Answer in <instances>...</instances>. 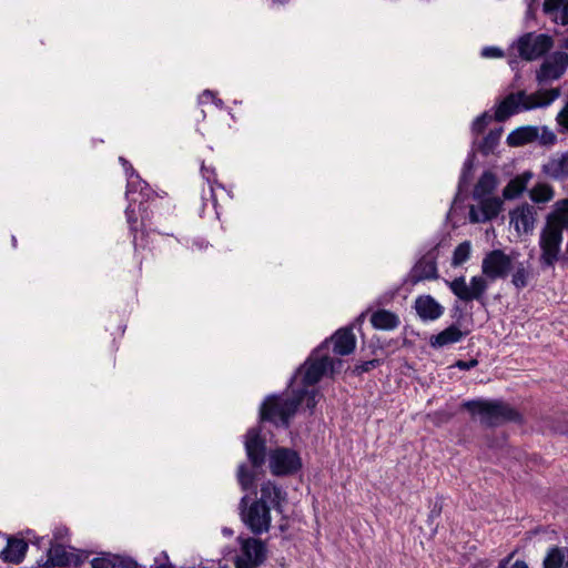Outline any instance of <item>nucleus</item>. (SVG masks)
<instances>
[{
  "mask_svg": "<svg viewBox=\"0 0 568 568\" xmlns=\"http://www.w3.org/2000/svg\"><path fill=\"white\" fill-rule=\"evenodd\" d=\"M513 260L503 250L496 248L488 252L481 262L483 275L473 276L467 285L464 276L448 282L454 295L464 302L480 301L488 288V281L506 278L511 270Z\"/></svg>",
  "mask_w": 568,
  "mask_h": 568,
  "instance_id": "f257e3e1",
  "label": "nucleus"
},
{
  "mask_svg": "<svg viewBox=\"0 0 568 568\" xmlns=\"http://www.w3.org/2000/svg\"><path fill=\"white\" fill-rule=\"evenodd\" d=\"M559 97V88H552L532 94H527L525 91L510 93L498 104L495 112V119L498 122H504L519 111L547 106Z\"/></svg>",
  "mask_w": 568,
  "mask_h": 568,
  "instance_id": "f03ea898",
  "label": "nucleus"
},
{
  "mask_svg": "<svg viewBox=\"0 0 568 568\" xmlns=\"http://www.w3.org/2000/svg\"><path fill=\"white\" fill-rule=\"evenodd\" d=\"M300 398H292L287 395H268L260 407V419L262 423H271L275 427L287 428L291 418L300 407Z\"/></svg>",
  "mask_w": 568,
  "mask_h": 568,
  "instance_id": "7ed1b4c3",
  "label": "nucleus"
},
{
  "mask_svg": "<svg viewBox=\"0 0 568 568\" xmlns=\"http://www.w3.org/2000/svg\"><path fill=\"white\" fill-rule=\"evenodd\" d=\"M464 407L473 414H478L481 422L488 426L520 420V414L503 400H469L464 403Z\"/></svg>",
  "mask_w": 568,
  "mask_h": 568,
  "instance_id": "20e7f679",
  "label": "nucleus"
},
{
  "mask_svg": "<svg viewBox=\"0 0 568 568\" xmlns=\"http://www.w3.org/2000/svg\"><path fill=\"white\" fill-rule=\"evenodd\" d=\"M342 364L343 362L341 359L329 357L324 352H317L316 348L298 368L297 374H303V386L310 387L317 384L327 372L334 374Z\"/></svg>",
  "mask_w": 568,
  "mask_h": 568,
  "instance_id": "39448f33",
  "label": "nucleus"
},
{
  "mask_svg": "<svg viewBox=\"0 0 568 568\" xmlns=\"http://www.w3.org/2000/svg\"><path fill=\"white\" fill-rule=\"evenodd\" d=\"M562 232L557 226L545 224L539 234L540 256L539 263L541 268H551L560 258Z\"/></svg>",
  "mask_w": 568,
  "mask_h": 568,
  "instance_id": "423d86ee",
  "label": "nucleus"
},
{
  "mask_svg": "<svg viewBox=\"0 0 568 568\" xmlns=\"http://www.w3.org/2000/svg\"><path fill=\"white\" fill-rule=\"evenodd\" d=\"M247 496L241 499V517L246 527L254 534L261 535L268 531L271 527V509L270 506L262 505V503L253 501L248 507Z\"/></svg>",
  "mask_w": 568,
  "mask_h": 568,
  "instance_id": "0eeeda50",
  "label": "nucleus"
},
{
  "mask_svg": "<svg viewBox=\"0 0 568 568\" xmlns=\"http://www.w3.org/2000/svg\"><path fill=\"white\" fill-rule=\"evenodd\" d=\"M270 470L275 476H288L296 474L302 468L300 455L285 447H278L270 453Z\"/></svg>",
  "mask_w": 568,
  "mask_h": 568,
  "instance_id": "6e6552de",
  "label": "nucleus"
},
{
  "mask_svg": "<svg viewBox=\"0 0 568 568\" xmlns=\"http://www.w3.org/2000/svg\"><path fill=\"white\" fill-rule=\"evenodd\" d=\"M266 545L256 538L241 539V551L236 556L235 568H257L266 559Z\"/></svg>",
  "mask_w": 568,
  "mask_h": 568,
  "instance_id": "1a4fd4ad",
  "label": "nucleus"
},
{
  "mask_svg": "<svg viewBox=\"0 0 568 568\" xmlns=\"http://www.w3.org/2000/svg\"><path fill=\"white\" fill-rule=\"evenodd\" d=\"M554 45L552 38H518L511 45V54L534 61L545 55Z\"/></svg>",
  "mask_w": 568,
  "mask_h": 568,
  "instance_id": "9d476101",
  "label": "nucleus"
},
{
  "mask_svg": "<svg viewBox=\"0 0 568 568\" xmlns=\"http://www.w3.org/2000/svg\"><path fill=\"white\" fill-rule=\"evenodd\" d=\"M568 68V54L557 51L547 58L536 73L538 83L559 79Z\"/></svg>",
  "mask_w": 568,
  "mask_h": 568,
  "instance_id": "9b49d317",
  "label": "nucleus"
},
{
  "mask_svg": "<svg viewBox=\"0 0 568 568\" xmlns=\"http://www.w3.org/2000/svg\"><path fill=\"white\" fill-rule=\"evenodd\" d=\"M333 345V353L339 356H346L354 352L356 347V337L352 327H343L337 329L331 338L325 339L318 347L317 352H324L328 345Z\"/></svg>",
  "mask_w": 568,
  "mask_h": 568,
  "instance_id": "f8f14e48",
  "label": "nucleus"
},
{
  "mask_svg": "<svg viewBox=\"0 0 568 568\" xmlns=\"http://www.w3.org/2000/svg\"><path fill=\"white\" fill-rule=\"evenodd\" d=\"M478 201V206L471 205L469 207V221L471 223H484L490 221L499 214L503 207V201L499 197L487 196L475 199Z\"/></svg>",
  "mask_w": 568,
  "mask_h": 568,
  "instance_id": "ddd939ff",
  "label": "nucleus"
},
{
  "mask_svg": "<svg viewBox=\"0 0 568 568\" xmlns=\"http://www.w3.org/2000/svg\"><path fill=\"white\" fill-rule=\"evenodd\" d=\"M537 210L534 205L524 203L509 213L510 224L518 234H530L535 229Z\"/></svg>",
  "mask_w": 568,
  "mask_h": 568,
  "instance_id": "4468645a",
  "label": "nucleus"
},
{
  "mask_svg": "<svg viewBox=\"0 0 568 568\" xmlns=\"http://www.w3.org/2000/svg\"><path fill=\"white\" fill-rule=\"evenodd\" d=\"M245 450L253 467H261L265 462L266 444L260 430L251 428L245 436Z\"/></svg>",
  "mask_w": 568,
  "mask_h": 568,
  "instance_id": "2eb2a0df",
  "label": "nucleus"
},
{
  "mask_svg": "<svg viewBox=\"0 0 568 568\" xmlns=\"http://www.w3.org/2000/svg\"><path fill=\"white\" fill-rule=\"evenodd\" d=\"M49 548L47 549V559L41 564L45 568L68 567L71 566L72 557L71 550H67L65 546L61 542H53L48 540Z\"/></svg>",
  "mask_w": 568,
  "mask_h": 568,
  "instance_id": "dca6fc26",
  "label": "nucleus"
},
{
  "mask_svg": "<svg viewBox=\"0 0 568 568\" xmlns=\"http://www.w3.org/2000/svg\"><path fill=\"white\" fill-rule=\"evenodd\" d=\"M415 310L423 321H435L444 314V307L430 295L418 296Z\"/></svg>",
  "mask_w": 568,
  "mask_h": 568,
  "instance_id": "f3484780",
  "label": "nucleus"
},
{
  "mask_svg": "<svg viewBox=\"0 0 568 568\" xmlns=\"http://www.w3.org/2000/svg\"><path fill=\"white\" fill-rule=\"evenodd\" d=\"M125 217L126 222L129 224V230L132 235V244L134 246V250L138 251L140 248H145L148 246V243L145 242V237L149 236V232L145 230L146 227V217L142 216L141 225L143 227L141 237L139 239L138 232H139V223H138V215L135 213L134 207L132 204H129V206L125 210Z\"/></svg>",
  "mask_w": 568,
  "mask_h": 568,
  "instance_id": "a211bd4d",
  "label": "nucleus"
},
{
  "mask_svg": "<svg viewBox=\"0 0 568 568\" xmlns=\"http://www.w3.org/2000/svg\"><path fill=\"white\" fill-rule=\"evenodd\" d=\"M438 277L437 264L434 257L423 256L412 268L410 282L416 284L425 280H436Z\"/></svg>",
  "mask_w": 568,
  "mask_h": 568,
  "instance_id": "6ab92c4d",
  "label": "nucleus"
},
{
  "mask_svg": "<svg viewBox=\"0 0 568 568\" xmlns=\"http://www.w3.org/2000/svg\"><path fill=\"white\" fill-rule=\"evenodd\" d=\"M261 496L256 500L262 505L270 506L271 508L280 510L281 503L285 499L286 494L275 483L267 480L261 485Z\"/></svg>",
  "mask_w": 568,
  "mask_h": 568,
  "instance_id": "aec40b11",
  "label": "nucleus"
},
{
  "mask_svg": "<svg viewBox=\"0 0 568 568\" xmlns=\"http://www.w3.org/2000/svg\"><path fill=\"white\" fill-rule=\"evenodd\" d=\"M468 333L463 332L456 325H450L429 338V345L433 348H443L448 345L460 342Z\"/></svg>",
  "mask_w": 568,
  "mask_h": 568,
  "instance_id": "412c9836",
  "label": "nucleus"
},
{
  "mask_svg": "<svg viewBox=\"0 0 568 568\" xmlns=\"http://www.w3.org/2000/svg\"><path fill=\"white\" fill-rule=\"evenodd\" d=\"M138 564L129 557L103 554L89 562V568H136Z\"/></svg>",
  "mask_w": 568,
  "mask_h": 568,
  "instance_id": "4be33fe9",
  "label": "nucleus"
},
{
  "mask_svg": "<svg viewBox=\"0 0 568 568\" xmlns=\"http://www.w3.org/2000/svg\"><path fill=\"white\" fill-rule=\"evenodd\" d=\"M28 550V544L23 539L11 537L8 539L7 547L0 552V557L6 562L20 564Z\"/></svg>",
  "mask_w": 568,
  "mask_h": 568,
  "instance_id": "5701e85b",
  "label": "nucleus"
},
{
  "mask_svg": "<svg viewBox=\"0 0 568 568\" xmlns=\"http://www.w3.org/2000/svg\"><path fill=\"white\" fill-rule=\"evenodd\" d=\"M542 10L556 23L568 26V0H545Z\"/></svg>",
  "mask_w": 568,
  "mask_h": 568,
  "instance_id": "b1692460",
  "label": "nucleus"
},
{
  "mask_svg": "<svg viewBox=\"0 0 568 568\" xmlns=\"http://www.w3.org/2000/svg\"><path fill=\"white\" fill-rule=\"evenodd\" d=\"M546 224L557 226L561 232L568 227V199H562L554 204L552 211L546 217Z\"/></svg>",
  "mask_w": 568,
  "mask_h": 568,
  "instance_id": "393cba45",
  "label": "nucleus"
},
{
  "mask_svg": "<svg viewBox=\"0 0 568 568\" xmlns=\"http://www.w3.org/2000/svg\"><path fill=\"white\" fill-rule=\"evenodd\" d=\"M371 323L374 328L382 331H393L400 324L399 317L387 310H378L371 315Z\"/></svg>",
  "mask_w": 568,
  "mask_h": 568,
  "instance_id": "a878e982",
  "label": "nucleus"
},
{
  "mask_svg": "<svg viewBox=\"0 0 568 568\" xmlns=\"http://www.w3.org/2000/svg\"><path fill=\"white\" fill-rule=\"evenodd\" d=\"M546 175L554 180H564L568 176V152L550 159L544 165Z\"/></svg>",
  "mask_w": 568,
  "mask_h": 568,
  "instance_id": "bb28decb",
  "label": "nucleus"
},
{
  "mask_svg": "<svg viewBox=\"0 0 568 568\" xmlns=\"http://www.w3.org/2000/svg\"><path fill=\"white\" fill-rule=\"evenodd\" d=\"M538 138V129L536 126H521L507 136V143L510 146H521L534 142Z\"/></svg>",
  "mask_w": 568,
  "mask_h": 568,
  "instance_id": "cd10ccee",
  "label": "nucleus"
},
{
  "mask_svg": "<svg viewBox=\"0 0 568 568\" xmlns=\"http://www.w3.org/2000/svg\"><path fill=\"white\" fill-rule=\"evenodd\" d=\"M497 186V180L494 173L486 171L481 174L474 186L473 197L481 199L489 196Z\"/></svg>",
  "mask_w": 568,
  "mask_h": 568,
  "instance_id": "c85d7f7f",
  "label": "nucleus"
},
{
  "mask_svg": "<svg viewBox=\"0 0 568 568\" xmlns=\"http://www.w3.org/2000/svg\"><path fill=\"white\" fill-rule=\"evenodd\" d=\"M544 568H562L568 567V548L551 547L544 559Z\"/></svg>",
  "mask_w": 568,
  "mask_h": 568,
  "instance_id": "c756f323",
  "label": "nucleus"
},
{
  "mask_svg": "<svg viewBox=\"0 0 568 568\" xmlns=\"http://www.w3.org/2000/svg\"><path fill=\"white\" fill-rule=\"evenodd\" d=\"M530 178V173H524L510 180L503 191L504 197L507 200H511L519 196L526 189Z\"/></svg>",
  "mask_w": 568,
  "mask_h": 568,
  "instance_id": "7c9ffc66",
  "label": "nucleus"
},
{
  "mask_svg": "<svg viewBox=\"0 0 568 568\" xmlns=\"http://www.w3.org/2000/svg\"><path fill=\"white\" fill-rule=\"evenodd\" d=\"M555 196L554 187L547 183H537L529 191V197L535 203H547Z\"/></svg>",
  "mask_w": 568,
  "mask_h": 568,
  "instance_id": "2f4dec72",
  "label": "nucleus"
},
{
  "mask_svg": "<svg viewBox=\"0 0 568 568\" xmlns=\"http://www.w3.org/2000/svg\"><path fill=\"white\" fill-rule=\"evenodd\" d=\"M320 396V392L315 388H312L311 390L307 389V387L297 389L293 392L292 398H300V406L305 403L306 408L312 413L317 404V398Z\"/></svg>",
  "mask_w": 568,
  "mask_h": 568,
  "instance_id": "473e14b6",
  "label": "nucleus"
},
{
  "mask_svg": "<svg viewBox=\"0 0 568 568\" xmlns=\"http://www.w3.org/2000/svg\"><path fill=\"white\" fill-rule=\"evenodd\" d=\"M201 172H202L203 178L209 183L212 203L215 206L216 202H217L216 190L219 189L221 191H225L224 186L222 184L217 183V181H216V173H215L213 168H209V166L202 165Z\"/></svg>",
  "mask_w": 568,
  "mask_h": 568,
  "instance_id": "72a5a7b5",
  "label": "nucleus"
},
{
  "mask_svg": "<svg viewBox=\"0 0 568 568\" xmlns=\"http://www.w3.org/2000/svg\"><path fill=\"white\" fill-rule=\"evenodd\" d=\"M470 252L471 245L469 241H465L457 245L453 253L452 265L459 266L467 262L470 257Z\"/></svg>",
  "mask_w": 568,
  "mask_h": 568,
  "instance_id": "f704fd0d",
  "label": "nucleus"
},
{
  "mask_svg": "<svg viewBox=\"0 0 568 568\" xmlns=\"http://www.w3.org/2000/svg\"><path fill=\"white\" fill-rule=\"evenodd\" d=\"M528 277H529L528 270L524 266L523 263H519L516 266V270H515V272L513 274L511 283L517 288H524V287H526L528 285Z\"/></svg>",
  "mask_w": 568,
  "mask_h": 568,
  "instance_id": "c9c22d12",
  "label": "nucleus"
},
{
  "mask_svg": "<svg viewBox=\"0 0 568 568\" xmlns=\"http://www.w3.org/2000/svg\"><path fill=\"white\" fill-rule=\"evenodd\" d=\"M237 480L243 490H247L253 486L254 476L244 464L237 468Z\"/></svg>",
  "mask_w": 568,
  "mask_h": 568,
  "instance_id": "e433bc0d",
  "label": "nucleus"
},
{
  "mask_svg": "<svg viewBox=\"0 0 568 568\" xmlns=\"http://www.w3.org/2000/svg\"><path fill=\"white\" fill-rule=\"evenodd\" d=\"M381 365V359L374 358L371 361L363 362L356 365L353 369V373L357 376H361L364 373H367Z\"/></svg>",
  "mask_w": 568,
  "mask_h": 568,
  "instance_id": "4c0bfd02",
  "label": "nucleus"
},
{
  "mask_svg": "<svg viewBox=\"0 0 568 568\" xmlns=\"http://www.w3.org/2000/svg\"><path fill=\"white\" fill-rule=\"evenodd\" d=\"M70 538V529L67 526L60 525L53 529V536L50 540L53 542L68 541Z\"/></svg>",
  "mask_w": 568,
  "mask_h": 568,
  "instance_id": "58836bf2",
  "label": "nucleus"
},
{
  "mask_svg": "<svg viewBox=\"0 0 568 568\" xmlns=\"http://www.w3.org/2000/svg\"><path fill=\"white\" fill-rule=\"evenodd\" d=\"M453 413L446 410H438L429 415V417L432 418L433 423L436 426H440L443 424L448 423L453 418Z\"/></svg>",
  "mask_w": 568,
  "mask_h": 568,
  "instance_id": "ea45409f",
  "label": "nucleus"
},
{
  "mask_svg": "<svg viewBox=\"0 0 568 568\" xmlns=\"http://www.w3.org/2000/svg\"><path fill=\"white\" fill-rule=\"evenodd\" d=\"M503 51L498 47H486L481 51L484 58H501Z\"/></svg>",
  "mask_w": 568,
  "mask_h": 568,
  "instance_id": "a19ab883",
  "label": "nucleus"
},
{
  "mask_svg": "<svg viewBox=\"0 0 568 568\" xmlns=\"http://www.w3.org/2000/svg\"><path fill=\"white\" fill-rule=\"evenodd\" d=\"M478 365V361L476 358H471L470 361H457L455 363V367H458L462 371H469Z\"/></svg>",
  "mask_w": 568,
  "mask_h": 568,
  "instance_id": "79ce46f5",
  "label": "nucleus"
},
{
  "mask_svg": "<svg viewBox=\"0 0 568 568\" xmlns=\"http://www.w3.org/2000/svg\"><path fill=\"white\" fill-rule=\"evenodd\" d=\"M154 564L155 568H173V566L169 562L166 552H161V555L155 558Z\"/></svg>",
  "mask_w": 568,
  "mask_h": 568,
  "instance_id": "37998d69",
  "label": "nucleus"
},
{
  "mask_svg": "<svg viewBox=\"0 0 568 568\" xmlns=\"http://www.w3.org/2000/svg\"><path fill=\"white\" fill-rule=\"evenodd\" d=\"M541 141L544 144H554L556 141V135L554 134L552 131L548 130L547 128H544L542 134H541Z\"/></svg>",
  "mask_w": 568,
  "mask_h": 568,
  "instance_id": "c03bdc74",
  "label": "nucleus"
},
{
  "mask_svg": "<svg viewBox=\"0 0 568 568\" xmlns=\"http://www.w3.org/2000/svg\"><path fill=\"white\" fill-rule=\"evenodd\" d=\"M488 116L486 114H483L476 119L474 126L476 130L481 131L488 124Z\"/></svg>",
  "mask_w": 568,
  "mask_h": 568,
  "instance_id": "a18cd8bd",
  "label": "nucleus"
},
{
  "mask_svg": "<svg viewBox=\"0 0 568 568\" xmlns=\"http://www.w3.org/2000/svg\"><path fill=\"white\" fill-rule=\"evenodd\" d=\"M510 558H511V555L508 558H506L505 560H503L499 564V568H506L507 564L510 561Z\"/></svg>",
  "mask_w": 568,
  "mask_h": 568,
  "instance_id": "49530a36",
  "label": "nucleus"
},
{
  "mask_svg": "<svg viewBox=\"0 0 568 568\" xmlns=\"http://www.w3.org/2000/svg\"><path fill=\"white\" fill-rule=\"evenodd\" d=\"M42 541H44V537H39V538L36 539V541H33V544L39 546L40 542H42Z\"/></svg>",
  "mask_w": 568,
  "mask_h": 568,
  "instance_id": "de8ad7c7",
  "label": "nucleus"
},
{
  "mask_svg": "<svg viewBox=\"0 0 568 568\" xmlns=\"http://www.w3.org/2000/svg\"><path fill=\"white\" fill-rule=\"evenodd\" d=\"M120 161H121V163H123L124 165H125V164H128V161H126L125 159H123V158H120Z\"/></svg>",
  "mask_w": 568,
  "mask_h": 568,
  "instance_id": "09e8293b",
  "label": "nucleus"
},
{
  "mask_svg": "<svg viewBox=\"0 0 568 568\" xmlns=\"http://www.w3.org/2000/svg\"><path fill=\"white\" fill-rule=\"evenodd\" d=\"M204 95H212V92L207 90L204 92Z\"/></svg>",
  "mask_w": 568,
  "mask_h": 568,
  "instance_id": "8fccbe9b",
  "label": "nucleus"
},
{
  "mask_svg": "<svg viewBox=\"0 0 568 568\" xmlns=\"http://www.w3.org/2000/svg\"><path fill=\"white\" fill-rule=\"evenodd\" d=\"M524 36L530 37V36H534V32H527Z\"/></svg>",
  "mask_w": 568,
  "mask_h": 568,
  "instance_id": "3c124183",
  "label": "nucleus"
},
{
  "mask_svg": "<svg viewBox=\"0 0 568 568\" xmlns=\"http://www.w3.org/2000/svg\"><path fill=\"white\" fill-rule=\"evenodd\" d=\"M490 139H493L491 135L487 136L486 141L488 142Z\"/></svg>",
  "mask_w": 568,
  "mask_h": 568,
  "instance_id": "603ef678",
  "label": "nucleus"
}]
</instances>
